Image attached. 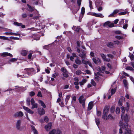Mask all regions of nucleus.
<instances>
[{
  "instance_id": "obj_35",
  "label": "nucleus",
  "mask_w": 134,
  "mask_h": 134,
  "mask_svg": "<svg viewBox=\"0 0 134 134\" xmlns=\"http://www.w3.org/2000/svg\"><path fill=\"white\" fill-rule=\"evenodd\" d=\"M89 7L91 8V9H93V8L92 7V2L90 0H89Z\"/></svg>"
},
{
  "instance_id": "obj_34",
  "label": "nucleus",
  "mask_w": 134,
  "mask_h": 134,
  "mask_svg": "<svg viewBox=\"0 0 134 134\" xmlns=\"http://www.w3.org/2000/svg\"><path fill=\"white\" fill-rule=\"evenodd\" d=\"M27 5L28 6L29 8H30V9H29L28 10L29 11L31 12L34 11V9L32 7H31L30 5H29V4H27Z\"/></svg>"
},
{
  "instance_id": "obj_14",
  "label": "nucleus",
  "mask_w": 134,
  "mask_h": 134,
  "mask_svg": "<svg viewBox=\"0 0 134 134\" xmlns=\"http://www.w3.org/2000/svg\"><path fill=\"white\" fill-rule=\"evenodd\" d=\"M14 24L17 26H21L23 28H24L25 27V25H23L22 23H18L17 22H15L13 23Z\"/></svg>"
},
{
  "instance_id": "obj_36",
  "label": "nucleus",
  "mask_w": 134,
  "mask_h": 134,
  "mask_svg": "<svg viewBox=\"0 0 134 134\" xmlns=\"http://www.w3.org/2000/svg\"><path fill=\"white\" fill-rule=\"evenodd\" d=\"M95 121L97 125L98 126L100 123L99 119L98 118H96L95 119Z\"/></svg>"
},
{
  "instance_id": "obj_27",
  "label": "nucleus",
  "mask_w": 134,
  "mask_h": 134,
  "mask_svg": "<svg viewBox=\"0 0 134 134\" xmlns=\"http://www.w3.org/2000/svg\"><path fill=\"white\" fill-rule=\"evenodd\" d=\"M123 115L122 114L121 118L122 120H124L125 121H126L128 118V116L127 114H126L124 117H123Z\"/></svg>"
},
{
  "instance_id": "obj_64",
  "label": "nucleus",
  "mask_w": 134,
  "mask_h": 134,
  "mask_svg": "<svg viewBox=\"0 0 134 134\" xmlns=\"http://www.w3.org/2000/svg\"><path fill=\"white\" fill-rule=\"evenodd\" d=\"M119 12V10L117 9H116L114 10L113 13L114 14H116L118 12Z\"/></svg>"
},
{
  "instance_id": "obj_3",
  "label": "nucleus",
  "mask_w": 134,
  "mask_h": 134,
  "mask_svg": "<svg viewBox=\"0 0 134 134\" xmlns=\"http://www.w3.org/2000/svg\"><path fill=\"white\" fill-rule=\"evenodd\" d=\"M62 133L61 131L58 129H53L49 132V134H62Z\"/></svg>"
},
{
  "instance_id": "obj_29",
  "label": "nucleus",
  "mask_w": 134,
  "mask_h": 134,
  "mask_svg": "<svg viewBox=\"0 0 134 134\" xmlns=\"http://www.w3.org/2000/svg\"><path fill=\"white\" fill-rule=\"evenodd\" d=\"M70 97L71 96L70 95H68L66 96V98L65 99L66 105H67L68 100L69 99H70Z\"/></svg>"
},
{
  "instance_id": "obj_9",
  "label": "nucleus",
  "mask_w": 134,
  "mask_h": 134,
  "mask_svg": "<svg viewBox=\"0 0 134 134\" xmlns=\"http://www.w3.org/2000/svg\"><path fill=\"white\" fill-rule=\"evenodd\" d=\"M92 60L94 63L96 64H98V63L100 64L101 63L100 60L99 58H93Z\"/></svg>"
},
{
  "instance_id": "obj_39",
  "label": "nucleus",
  "mask_w": 134,
  "mask_h": 134,
  "mask_svg": "<svg viewBox=\"0 0 134 134\" xmlns=\"http://www.w3.org/2000/svg\"><path fill=\"white\" fill-rule=\"evenodd\" d=\"M102 58V59L104 60L105 59L106 56L103 53H101L100 54Z\"/></svg>"
},
{
  "instance_id": "obj_11",
  "label": "nucleus",
  "mask_w": 134,
  "mask_h": 134,
  "mask_svg": "<svg viewBox=\"0 0 134 134\" xmlns=\"http://www.w3.org/2000/svg\"><path fill=\"white\" fill-rule=\"evenodd\" d=\"M1 56L2 57H5L7 56H9L10 57H13V55L12 54L8 52H4L2 53L1 54Z\"/></svg>"
},
{
  "instance_id": "obj_30",
  "label": "nucleus",
  "mask_w": 134,
  "mask_h": 134,
  "mask_svg": "<svg viewBox=\"0 0 134 134\" xmlns=\"http://www.w3.org/2000/svg\"><path fill=\"white\" fill-rule=\"evenodd\" d=\"M30 102H31L30 98H27L26 100V103L27 105L29 106L30 105Z\"/></svg>"
},
{
  "instance_id": "obj_2",
  "label": "nucleus",
  "mask_w": 134,
  "mask_h": 134,
  "mask_svg": "<svg viewBox=\"0 0 134 134\" xmlns=\"http://www.w3.org/2000/svg\"><path fill=\"white\" fill-rule=\"evenodd\" d=\"M21 120H18L16 123V127L18 130L21 131L23 130L24 127L21 126Z\"/></svg>"
},
{
  "instance_id": "obj_17",
  "label": "nucleus",
  "mask_w": 134,
  "mask_h": 134,
  "mask_svg": "<svg viewBox=\"0 0 134 134\" xmlns=\"http://www.w3.org/2000/svg\"><path fill=\"white\" fill-rule=\"evenodd\" d=\"M93 107V102H90L88 105L87 110L88 111L91 110Z\"/></svg>"
},
{
  "instance_id": "obj_42",
  "label": "nucleus",
  "mask_w": 134,
  "mask_h": 134,
  "mask_svg": "<svg viewBox=\"0 0 134 134\" xmlns=\"http://www.w3.org/2000/svg\"><path fill=\"white\" fill-rule=\"evenodd\" d=\"M61 71L63 72V73L67 72L66 69L64 67L62 68H61Z\"/></svg>"
},
{
  "instance_id": "obj_12",
  "label": "nucleus",
  "mask_w": 134,
  "mask_h": 134,
  "mask_svg": "<svg viewBox=\"0 0 134 134\" xmlns=\"http://www.w3.org/2000/svg\"><path fill=\"white\" fill-rule=\"evenodd\" d=\"M52 126V123L50 122L48 123L47 125H46L45 126V129L46 130H49L51 129Z\"/></svg>"
},
{
  "instance_id": "obj_45",
  "label": "nucleus",
  "mask_w": 134,
  "mask_h": 134,
  "mask_svg": "<svg viewBox=\"0 0 134 134\" xmlns=\"http://www.w3.org/2000/svg\"><path fill=\"white\" fill-rule=\"evenodd\" d=\"M63 75L64 77L66 78L67 77L69 76L67 72H66L64 73H63Z\"/></svg>"
},
{
  "instance_id": "obj_8",
  "label": "nucleus",
  "mask_w": 134,
  "mask_h": 134,
  "mask_svg": "<svg viewBox=\"0 0 134 134\" xmlns=\"http://www.w3.org/2000/svg\"><path fill=\"white\" fill-rule=\"evenodd\" d=\"M24 115L23 113L21 111H18L15 113L13 115L14 116L15 118L21 117Z\"/></svg>"
},
{
  "instance_id": "obj_50",
  "label": "nucleus",
  "mask_w": 134,
  "mask_h": 134,
  "mask_svg": "<svg viewBox=\"0 0 134 134\" xmlns=\"http://www.w3.org/2000/svg\"><path fill=\"white\" fill-rule=\"evenodd\" d=\"M15 87L16 88H19L18 90H21V91L23 90V88H24V87H19L18 86H15Z\"/></svg>"
},
{
  "instance_id": "obj_33",
  "label": "nucleus",
  "mask_w": 134,
  "mask_h": 134,
  "mask_svg": "<svg viewBox=\"0 0 134 134\" xmlns=\"http://www.w3.org/2000/svg\"><path fill=\"white\" fill-rule=\"evenodd\" d=\"M0 38L4 40H6L9 41L10 40L7 37H5L4 36H0Z\"/></svg>"
},
{
  "instance_id": "obj_56",
  "label": "nucleus",
  "mask_w": 134,
  "mask_h": 134,
  "mask_svg": "<svg viewBox=\"0 0 134 134\" xmlns=\"http://www.w3.org/2000/svg\"><path fill=\"white\" fill-rule=\"evenodd\" d=\"M27 112L31 114H33L34 113V112L30 109L27 111Z\"/></svg>"
},
{
  "instance_id": "obj_62",
  "label": "nucleus",
  "mask_w": 134,
  "mask_h": 134,
  "mask_svg": "<svg viewBox=\"0 0 134 134\" xmlns=\"http://www.w3.org/2000/svg\"><path fill=\"white\" fill-rule=\"evenodd\" d=\"M126 12H121L119 13V15H122L126 14Z\"/></svg>"
},
{
  "instance_id": "obj_24",
  "label": "nucleus",
  "mask_w": 134,
  "mask_h": 134,
  "mask_svg": "<svg viewBox=\"0 0 134 134\" xmlns=\"http://www.w3.org/2000/svg\"><path fill=\"white\" fill-rule=\"evenodd\" d=\"M87 80L86 79L82 80L81 81L79 82V84L81 86H82L84 83L87 81Z\"/></svg>"
},
{
  "instance_id": "obj_52",
  "label": "nucleus",
  "mask_w": 134,
  "mask_h": 134,
  "mask_svg": "<svg viewBox=\"0 0 134 134\" xmlns=\"http://www.w3.org/2000/svg\"><path fill=\"white\" fill-rule=\"evenodd\" d=\"M97 70L98 71H99L100 73H103V72H102V71L101 68L100 67H98Z\"/></svg>"
},
{
  "instance_id": "obj_48",
  "label": "nucleus",
  "mask_w": 134,
  "mask_h": 134,
  "mask_svg": "<svg viewBox=\"0 0 134 134\" xmlns=\"http://www.w3.org/2000/svg\"><path fill=\"white\" fill-rule=\"evenodd\" d=\"M37 96L38 97H42V94L41 93L40 91L38 92V93L37 95Z\"/></svg>"
},
{
  "instance_id": "obj_57",
  "label": "nucleus",
  "mask_w": 134,
  "mask_h": 134,
  "mask_svg": "<svg viewBox=\"0 0 134 134\" xmlns=\"http://www.w3.org/2000/svg\"><path fill=\"white\" fill-rule=\"evenodd\" d=\"M115 37L118 40H120L122 38V37L119 36H116Z\"/></svg>"
},
{
  "instance_id": "obj_32",
  "label": "nucleus",
  "mask_w": 134,
  "mask_h": 134,
  "mask_svg": "<svg viewBox=\"0 0 134 134\" xmlns=\"http://www.w3.org/2000/svg\"><path fill=\"white\" fill-rule=\"evenodd\" d=\"M110 23V22L109 21H108L105 22L104 25L103 26H104L108 27V26L109 24Z\"/></svg>"
},
{
  "instance_id": "obj_16",
  "label": "nucleus",
  "mask_w": 134,
  "mask_h": 134,
  "mask_svg": "<svg viewBox=\"0 0 134 134\" xmlns=\"http://www.w3.org/2000/svg\"><path fill=\"white\" fill-rule=\"evenodd\" d=\"M45 113L44 109L43 108L40 109L38 110V113L41 115L44 114Z\"/></svg>"
},
{
  "instance_id": "obj_19",
  "label": "nucleus",
  "mask_w": 134,
  "mask_h": 134,
  "mask_svg": "<svg viewBox=\"0 0 134 134\" xmlns=\"http://www.w3.org/2000/svg\"><path fill=\"white\" fill-rule=\"evenodd\" d=\"M125 99V98L122 97L120 98L118 102V105L119 106H121L122 105V102L123 100Z\"/></svg>"
},
{
  "instance_id": "obj_26",
  "label": "nucleus",
  "mask_w": 134,
  "mask_h": 134,
  "mask_svg": "<svg viewBox=\"0 0 134 134\" xmlns=\"http://www.w3.org/2000/svg\"><path fill=\"white\" fill-rule=\"evenodd\" d=\"M123 83L126 88H128V83L126 80L124 79L123 80Z\"/></svg>"
},
{
  "instance_id": "obj_20",
  "label": "nucleus",
  "mask_w": 134,
  "mask_h": 134,
  "mask_svg": "<svg viewBox=\"0 0 134 134\" xmlns=\"http://www.w3.org/2000/svg\"><path fill=\"white\" fill-rule=\"evenodd\" d=\"M28 52V51L26 50H22L20 54L22 55L25 56L26 55Z\"/></svg>"
},
{
  "instance_id": "obj_58",
  "label": "nucleus",
  "mask_w": 134,
  "mask_h": 134,
  "mask_svg": "<svg viewBox=\"0 0 134 134\" xmlns=\"http://www.w3.org/2000/svg\"><path fill=\"white\" fill-rule=\"evenodd\" d=\"M120 110L119 108H117L116 109V113H119L120 112Z\"/></svg>"
},
{
  "instance_id": "obj_38",
  "label": "nucleus",
  "mask_w": 134,
  "mask_h": 134,
  "mask_svg": "<svg viewBox=\"0 0 134 134\" xmlns=\"http://www.w3.org/2000/svg\"><path fill=\"white\" fill-rule=\"evenodd\" d=\"M27 15L25 13H23L22 14V17L23 18H26L27 17Z\"/></svg>"
},
{
  "instance_id": "obj_54",
  "label": "nucleus",
  "mask_w": 134,
  "mask_h": 134,
  "mask_svg": "<svg viewBox=\"0 0 134 134\" xmlns=\"http://www.w3.org/2000/svg\"><path fill=\"white\" fill-rule=\"evenodd\" d=\"M130 58L131 60H134V56L133 54H131L130 55Z\"/></svg>"
},
{
  "instance_id": "obj_6",
  "label": "nucleus",
  "mask_w": 134,
  "mask_h": 134,
  "mask_svg": "<svg viewBox=\"0 0 134 134\" xmlns=\"http://www.w3.org/2000/svg\"><path fill=\"white\" fill-rule=\"evenodd\" d=\"M24 70L26 71V73L29 76L31 75V72L34 71L35 70L33 68H26L24 69Z\"/></svg>"
},
{
  "instance_id": "obj_31",
  "label": "nucleus",
  "mask_w": 134,
  "mask_h": 134,
  "mask_svg": "<svg viewBox=\"0 0 134 134\" xmlns=\"http://www.w3.org/2000/svg\"><path fill=\"white\" fill-rule=\"evenodd\" d=\"M114 119V118L111 115L109 114L107 117H106V120H108L109 119L112 120Z\"/></svg>"
},
{
  "instance_id": "obj_13",
  "label": "nucleus",
  "mask_w": 134,
  "mask_h": 134,
  "mask_svg": "<svg viewBox=\"0 0 134 134\" xmlns=\"http://www.w3.org/2000/svg\"><path fill=\"white\" fill-rule=\"evenodd\" d=\"M92 15L96 17H100L103 18L104 17V16L101 13H93Z\"/></svg>"
},
{
  "instance_id": "obj_1",
  "label": "nucleus",
  "mask_w": 134,
  "mask_h": 134,
  "mask_svg": "<svg viewBox=\"0 0 134 134\" xmlns=\"http://www.w3.org/2000/svg\"><path fill=\"white\" fill-rule=\"evenodd\" d=\"M120 126L121 128L125 130V134H131L130 130V126H129L127 123L125 122L123 124L121 123ZM124 134H125L124 133Z\"/></svg>"
},
{
  "instance_id": "obj_5",
  "label": "nucleus",
  "mask_w": 134,
  "mask_h": 134,
  "mask_svg": "<svg viewBox=\"0 0 134 134\" xmlns=\"http://www.w3.org/2000/svg\"><path fill=\"white\" fill-rule=\"evenodd\" d=\"M79 102L80 103L82 104V105L83 107H85V102L86 100V98H85L84 96H81L79 99Z\"/></svg>"
},
{
  "instance_id": "obj_37",
  "label": "nucleus",
  "mask_w": 134,
  "mask_h": 134,
  "mask_svg": "<svg viewBox=\"0 0 134 134\" xmlns=\"http://www.w3.org/2000/svg\"><path fill=\"white\" fill-rule=\"evenodd\" d=\"M126 70H129L131 71H133L134 69L132 67L128 66L126 68Z\"/></svg>"
},
{
  "instance_id": "obj_47",
  "label": "nucleus",
  "mask_w": 134,
  "mask_h": 134,
  "mask_svg": "<svg viewBox=\"0 0 134 134\" xmlns=\"http://www.w3.org/2000/svg\"><path fill=\"white\" fill-rule=\"evenodd\" d=\"M58 75V73L55 72L54 74H53L52 76L54 78H55Z\"/></svg>"
},
{
  "instance_id": "obj_49",
  "label": "nucleus",
  "mask_w": 134,
  "mask_h": 134,
  "mask_svg": "<svg viewBox=\"0 0 134 134\" xmlns=\"http://www.w3.org/2000/svg\"><path fill=\"white\" fill-rule=\"evenodd\" d=\"M81 0H77V3L78 5L80 8V7L81 4Z\"/></svg>"
},
{
  "instance_id": "obj_44",
  "label": "nucleus",
  "mask_w": 134,
  "mask_h": 134,
  "mask_svg": "<svg viewBox=\"0 0 134 134\" xmlns=\"http://www.w3.org/2000/svg\"><path fill=\"white\" fill-rule=\"evenodd\" d=\"M17 59L15 58H13L10 60L9 61L11 62H14L16 61Z\"/></svg>"
},
{
  "instance_id": "obj_23",
  "label": "nucleus",
  "mask_w": 134,
  "mask_h": 134,
  "mask_svg": "<svg viewBox=\"0 0 134 134\" xmlns=\"http://www.w3.org/2000/svg\"><path fill=\"white\" fill-rule=\"evenodd\" d=\"M74 84L75 85H79V80L78 78L75 77L74 79Z\"/></svg>"
},
{
  "instance_id": "obj_51",
  "label": "nucleus",
  "mask_w": 134,
  "mask_h": 134,
  "mask_svg": "<svg viewBox=\"0 0 134 134\" xmlns=\"http://www.w3.org/2000/svg\"><path fill=\"white\" fill-rule=\"evenodd\" d=\"M101 113L100 111H97V114L98 116H100L101 115Z\"/></svg>"
},
{
  "instance_id": "obj_10",
  "label": "nucleus",
  "mask_w": 134,
  "mask_h": 134,
  "mask_svg": "<svg viewBox=\"0 0 134 134\" xmlns=\"http://www.w3.org/2000/svg\"><path fill=\"white\" fill-rule=\"evenodd\" d=\"M109 109V107H105L103 110V114L104 115H107L108 113Z\"/></svg>"
},
{
  "instance_id": "obj_22",
  "label": "nucleus",
  "mask_w": 134,
  "mask_h": 134,
  "mask_svg": "<svg viewBox=\"0 0 134 134\" xmlns=\"http://www.w3.org/2000/svg\"><path fill=\"white\" fill-rule=\"evenodd\" d=\"M38 103L41 104L43 108H45L46 107V105L43 102L40 100H38Z\"/></svg>"
},
{
  "instance_id": "obj_4",
  "label": "nucleus",
  "mask_w": 134,
  "mask_h": 134,
  "mask_svg": "<svg viewBox=\"0 0 134 134\" xmlns=\"http://www.w3.org/2000/svg\"><path fill=\"white\" fill-rule=\"evenodd\" d=\"M78 55L81 59H85L87 57L86 52L85 51L81 50Z\"/></svg>"
},
{
  "instance_id": "obj_28",
  "label": "nucleus",
  "mask_w": 134,
  "mask_h": 134,
  "mask_svg": "<svg viewBox=\"0 0 134 134\" xmlns=\"http://www.w3.org/2000/svg\"><path fill=\"white\" fill-rule=\"evenodd\" d=\"M85 12V8L84 7H82L81 10V14L82 15L80 16V17L82 18L83 16V15L84 14Z\"/></svg>"
},
{
  "instance_id": "obj_18",
  "label": "nucleus",
  "mask_w": 134,
  "mask_h": 134,
  "mask_svg": "<svg viewBox=\"0 0 134 134\" xmlns=\"http://www.w3.org/2000/svg\"><path fill=\"white\" fill-rule=\"evenodd\" d=\"M72 29L78 32H79L80 30L81 29L80 26L76 27V26H73Z\"/></svg>"
},
{
  "instance_id": "obj_55",
  "label": "nucleus",
  "mask_w": 134,
  "mask_h": 134,
  "mask_svg": "<svg viewBox=\"0 0 134 134\" xmlns=\"http://www.w3.org/2000/svg\"><path fill=\"white\" fill-rule=\"evenodd\" d=\"M44 120L46 122H48V119L47 116H45L44 118Z\"/></svg>"
},
{
  "instance_id": "obj_46",
  "label": "nucleus",
  "mask_w": 134,
  "mask_h": 134,
  "mask_svg": "<svg viewBox=\"0 0 134 134\" xmlns=\"http://www.w3.org/2000/svg\"><path fill=\"white\" fill-rule=\"evenodd\" d=\"M10 38L12 40H19V38L17 37H15L13 36L10 37Z\"/></svg>"
},
{
  "instance_id": "obj_63",
  "label": "nucleus",
  "mask_w": 134,
  "mask_h": 134,
  "mask_svg": "<svg viewBox=\"0 0 134 134\" xmlns=\"http://www.w3.org/2000/svg\"><path fill=\"white\" fill-rule=\"evenodd\" d=\"M23 108L27 112L29 109V108L25 106H23Z\"/></svg>"
},
{
  "instance_id": "obj_7",
  "label": "nucleus",
  "mask_w": 134,
  "mask_h": 134,
  "mask_svg": "<svg viewBox=\"0 0 134 134\" xmlns=\"http://www.w3.org/2000/svg\"><path fill=\"white\" fill-rule=\"evenodd\" d=\"M31 102L32 107L31 108L32 109H33L35 108H37L38 107V104L37 103H35V101L33 98H32L31 100Z\"/></svg>"
},
{
  "instance_id": "obj_40",
  "label": "nucleus",
  "mask_w": 134,
  "mask_h": 134,
  "mask_svg": "<svg viewBox=\"0 0 134 134\" xmlns=\"http://www.w3.org/2000/svg\"><path fill=\"white\" fill-rule=\"evenodd\" d=\"M29 94L32 97L35 95V93L34 92L31 91L29 93Z\"/></svg>"
},
{
  "instance_id": "obj_53",
  "label": "nucleus",
  "mask_w": 134,
  "mask_h": 134,
  "mask_svg": "<svg viewBox=\"0 0 134 134\" xmlns=\"http://www.w3.org/2000/svg\"><path fill=\"white\" fill-rule=\"evenodd\" d=\"M11 35H15V36H20V34H17L16 33H14L13 32H11Z\"/></svg>"
},
{
  "instance_id": "obj_59",
  "label": "nucleus",
  "mask_w": 134,
  "mask_h": 134,
  "mask_svg": "<svg viewBox=\"0 0 134 134\" xmlns=\"http://www.w3.org/2000/svg\"><path fill=\"white\" fill-rule=\"evenodd\" d=\"M107 56L108 57L111 58V59L113 58H114V56L113 55L111 54H107Z\"/></svg>"
},
{
  "instance_id": "obj_25",
  "label": "nucleus",
  "mask_w": 134,
  "mask_h": 134,
  "mask_svg": "<svg viewBox=\"0 0 134 134\" xmlns=\"http://www.w3.org/2000/svg\"><path fill=\"white\" fill-rule=\"evenodd\" d=\"M85 59H83L82 60L81 63L85 64L87 65L89 64V62Z\"/></svg>"
},
{
  "instance_id": "obj_43",
  "label": "nucleus",
  "mask_w": 134,
  "mask_h": 134,
  "mask_svg": "<svg viewBox=\"0 0 134 134\" xmlns=\"http://www.w3.org/2000/svg\"><path fill=\"white\" fill-rule=\"evenodd\" d=\"M94 75L97 77H99V76H102V74L100 73L99 71L96 73H95Z\"/></svg>"
},
{
  "instance_id": "obj_61",
  "label": "nucleus",
  "mask_w": 134,
  "mask_h": 134,
  "mask_svg": "<svg viewBox=\"0 0 134 134\" xmlns=\"http://www.w3.org/2000/svg\"><path fill=\"white\" fill-rule=\"evenodd\" d=\"M114 26V23H110L109 25L108 26V27H113Z\"/></svg>"
},
{
  "instance_id": "obj_41",
  "label": "nucleus",
  "mask_w": 134,
  "mask_h": 134,
  "mask_svg": "<svg viewBox=\"0 0 134 134\" xmlns=\"http://www.w3.org/2000/svg\"><path fill=\"white\" fill-rule=\"evenodd\" d=\"M116 91V89L115 88L114 89H112L111 91V95H112L113 94H114L115 93Z\"/></svg>"
},
{
  "instance_id": "obj_15",
  "label": "nucleus",
  "mask_w": 134,
  "mask_h": 134,
  "mask_svg": "<svg viewBox=\"0 0 134 134\" xmlns=\"http://www.w3.org/2000/svg\"><path fill=\"white\" fill-rule=\"evenodd\" d=\"M75 62L77 64L80 65L82 63L81 61L80 60L79 57H76V59L75 60Z\"/></svg>"
},
{
  "instance_id": "obj_21",
  "label": "nucleus",
  "mask_w": 134,
  "mask_h": 134,
  "mask_svg": "<svg viewBox=\"0 0 134 134\" xmlns=\"http://www.w3.org/2000/svg\"><path fill=\"white\" fill-rule=\"evenodd\" d=\"M107 45L108 47L110 48H112L114 45V44L112 42H110L108 43Z\"/></svg>"
},
{
  "instance_id": "obj_60",
  "label": "nucleus",
  "mask_w": 134,
  "mask_h": 134,
  "mask_svg": "<svg viewBox=\"0 0 134 134\" xmlns=\"http://www.w3.org/2000/svg\"><path fill=\"white\" fill-rule=\"evenodd\" d=\"M32 53H30L28 55V58L29 59H30L32 57Z\"/></svg>"
}]
</instances>
